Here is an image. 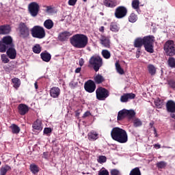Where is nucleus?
Instances as JSON below:
<instances>
[{
	"label": "nucleus",
	"mask_w": 175,
	"mask_h": 175,
	"mask_svg": "<svg viewBox=\"0 0 175 175\" xmlns=\"http://www.w3.org/2000/svg\"><path fill=\"white\" fill-rule=\"evenodd\" d=\"M111 137L113 140L118 143H126L128 142V133L126 131L119 127H114L111 131Z\"/></svg>",
	"instance_id": "f257e3e1"
},
{
	"label": "nucleus",
	"mask_w": 175,
	"mask_h": 175,
	"mask_svg": "<svg viewBox=\"0 0 175 175\" xmlns=\"http://www.w3.org/2000/svg\"><path fill=\"white\" fill-rule=\"evenodd\" d=\"M70 43L71 44H88V37L84 34L77 33L70 38Z\"/></svg>",
	"instance_id": "f03ea898"
},
{
	"label": "nucleus",
	"mask_w": 175,
	"mask_h": 175,
	"mask_svg": "<svg viewBox=\"0 0 175 175\" xmlns=\"http://www.w3.org/2000/svg\"><path fill=\"white\" fill-rule=\"evenodd\" d=\"M31 36L36 38V39H43L46 38V31L44 28L42 26L36 25L33 27L30 30Z\"/></svg>",
	"instance_id": "7ed1b4c3"
},
{
	"label": "nucleus",
	"mask_w": 175,
	"mask_h": 175,
	"mask_svg": "<svg viewBox=\"0 0 175 175\" xmlns=\"http://www.w3.org/2000/svg\"><path fill=\"white\" fill-rule=\"evenodd\" d=\"M19 36L22 39H28L29 38L31 30L26 23L21 22L18 25Z\"/></svg>",
	"instance_id": "20e7f679"
},
{
	"label": "nucleus",
	"mask_w": 175,
	"mask_h": 175,
	"mask_svg": "<svg viewBox=\"0 0 175 175\" xmlns=\"http://www.w3.org/2000/svg\"><path fill=\"white\" fill-rule=\"evenodd\" d=\"M155 42V37L154 36H146L143 38H137L134 41V44H154Z\"/></svg>",
	"instance_id": "39448f33"
},
{
	"label": "nucleus",
	"mask_w": 175,
	"mask_h": 175,
	"mask_svg": "<svg viewBox=\"0 0 175 175\" xmlns=\"http://www.w3.org/2000/svg\"><path fill=\"white\" fill-rule=\"evenodd\" d=\"M89 64L93 66L95 72H98L102 65H103L102 58L99 56H92L89 60Z\"/></svg>",
	"instance_id": "423d86ee"
},
{
	"label": "nucleus",
	"mask_w": 175,
	"mask_h": 175,
	"mask_svg": "<svg viewBox=\"0 0 175 175\" xmlns=\"http://www.w3.org/2000/svg\"><path fill=\"white\" fill-rule=\"evenodd\" d=\"M40 10V6L36 2H31L28 5L29 13L32 17H36L39 14V10Z\"/></svg>",
	"instance_id": "0eeeda50"
},
{
	"label": "nucleus",
	"mask_w": 175,
	"mask_h": 175,
	"mask_svg": "<svg viewBox=\"0 0 175 175\" xmlns=\"http://www.w3.org/2000/svg\"><path fill=\"white\" fill-rule=\"evenodd\" d=\"M126 14H128V10L125 8V6H118L115 10L114 16L116 18H124Z\"/></svg>",
	"instance_id": "6e6552de"
},
{
	"label": "nucleus",
	"mask_w": 175,
	"mask_h": 175,
	"mask_svg": "<svg viewBox=\"0 0 175 175\" xmlns=\"http://www.w3.org/2000/svg\"><path fill=\"white\" fill-rule=\"evenodd\" d=\"M96 95L98 100H105L109 96V91L103 88H98L96 90Z\"/></svg>",
	"instance_id": "1a4fd4ad"
},
{
	"label": "nucleus",
	"mask_w": 175,
	"mask_h": 175,
	"mask_svg": "<svg viewBox=\"0 0 175 175\" xmlns=\"http://www.w3.org/2000/svg\"><path fill=\"white\" fill-rule=\"evenodd\" d=\"M84 88L87 92L91 94L95 91L96 85H95V82L92 80H89L85 83Z\"/></svg>",
	"instance_id": "9d476101"
},
{
	"label": "nucleus",
	"mask_w": 175,
	"mask_h": 175,
	"mask_svg": "<svg viewBox=\"0 0 175 175\" xmlns=\"http://www.w3.org/2000/svg\"><path fill=\"white\" fill-rule=\"evenodd\" d=\"M164 51L167 54V55H169L170 57H172L175 55V47L173 44H165L164 45Z\"/></svg>",
	"instance_id": "9b49d317"
},
{
	"label": "nucleus",
	"mask_w": 175,
	"mask_h": 175,
	"mask_svg": "<svg viewBox=\"0 0 175 175\" xmlns=\"http://www.w3.org/2000/svg\"><path fill=\"white\" fill-rule=\"evenodd\" d=\"M6 54L10 59H16L17 57V51L12 45L10 46L9 49L6 51Z\"/></svg>",
	"instance_id": "f8f14e48"
},
{
	"label": "nucleus",
	"mask_w": 175,
	"mask_h": 175,
	"mask_svg": "<svg viewBox=\"0 0 175 175\" xmlns=\"http://www.w3.org/2000/svg\"><path fill=\"white\" fill-rule=\"evenodd\" d=\"M61 94V89L58 87H53L50 90V95L51 98H57Z\"/></svg>",
	"instance_id": "ddd939ff"
},
{
	"label": "nucleus",
	"mask_w": 175,
	"mask_h": 175,
	"mask_svg": "<svg viewBox=\"0 0 175 175\" xmlns=\"http://www.w3.org/2000/svg\"><path fill=\"white\" fill-rule=\"evenodd\" d=\"M70 36H72V33L68 31H65L59 33L58 36V39L59 40H60V42H66V40H68V39H69Z\"/></svg>",
	"instance_id": "4468645a"
},
{
	"label": "nucleus",
	"mask_w": 175,
	"mask_h": 175,
	"mask_svg": "<svg viewBox=\"0 0 175 175\" xmlns=\"http://www.w3.org/2000/svg\"><path fill=\"white\" fill-rule=\"evenodd\" d=\"M18 112L21 116H25L29 111V108L25 104H20L18 107Z\"/></svg>",
	"instance_id": "2eb2a0df"
},
{
	"label": "nucleus",
	"mask_w": 175,
	"mask_h": 175,
	"mask_svg": "<svg viewBox=\"0 0 175 175\" xmlns=\"http://www.w3.org/2000/svg\"><path fill=\"white\" fill-rule=\"evenodd\" d=\"M166 109L168 113H175V103L174 101L170 100L166 103Z\"/></svg>",
	"instance_id": "dca6fc26"
},
{
	"label": "nucleus",
	"mask_w": 175,
	"mask_h": 175,
	"mask_svg": "<svg viewBox=\"0 0 175 175\" xmlns=\"http://www.w3.org/2000/svg\"><path fill=\"white\" fill-rule=\"evenodd\" d=\"M136 95L133 93L124 94L120 97V101L122 103L128 102L129 99H135Z\"/></svg>",
	"instance_id": "f3484780"
},
{
	"label": "nucleus",
	"mask_w": 175,
	"mask_h": 175,
	"mask_svg": "<svg viewBox=\"0 0 175 175\" xmlns=\"http://www.w3.org/2000/svg\"><path fill=\"white\" fill-rule=\"evenodd\" d=\"M41 59L44 62H50L51 60V54L48 53L47 51H44L40 53Z\"/></svg>",
	"instance_id": "a211bd4d"
},
{
	"label": "nucleus",
	"mask_w": 175,
	"mask_h": 175,
	"mask_svg": "<svg viewBox=\"0 0 175 175\" xmlns=\"http://www.w3.org/2000/svg\"><path fill=\"white\" fill-rule=\"evenodd\" d=\"M10 33V27L6 25L0 26V35H8Z\"/></svg>",
	"instance_id": "6ab92c4d"
},
{
	"label": "nucleus",
	"mask_w": 175,
	"mask_h": 175,
	"mask_svg": "<svg viewBox=\"0 0 175 175\" xmlns=\"http://www.w3.org/2000/svg\"><path fill=\"white\" fill-rule=\"evenodd\" d=\"M33 129H35L36 131H42L43 129V127L42 126V120H37L32 126Z\"/></svg>",
	"instance_id": "aec40b11"
},
{
	"label": "nucleus",
	"mask_w": 175,
	"mask_h": 175,
	"mask_svg": "<svg viewBox=\"0 0 175 175\" xmlns=\"http://www.w3.org/2000/svg\"><path fill=\"white\" fill-rule=\"evenodd\" d=\"M44 27L46 29H51L54 27V22L51 19H47L44 22Z\"/></svg>",
	"instance_id": "412c9836"
},
{
	"label": "nucleus",
	"mask_w": 175,
	"mask_h": 175,
	"mask_svg": "<svg viewBox=\"0 0 175 175\" xmlns=\"http://www.w3.org/2000/svg\"><path fill=\"white\" fill-rule=\"evenodd\" d=\"M104 5L106 8H116L117 2L111 0H104Z\"/></svg>",
	"instance_id": "4be33fe9"
},
{
	"label": "nucleus",
	"mask_w": 175,
	"mask_h": 175,
	"mask_svg": "<svg viewBox=\"0 0 175 175\" xmlns=\"http://www.w3.org/2000/svg\"><path fill=\"white\" fill-rule=\"evenodd\" d=\"M12 83L13 84L14 88H16L17 90L20 88V85H21V81L18 78H14L12 79Z\"/></svg>",
	"instance_id": "5701e85b"
},
{
	"label": "nucleus",
	"mask_w": 175,
	"mask_h": 175,
	"mask_svg": "<svg viewBox=\"0 0 175 175\" xmlns=\"http://www.w3.org/2000/svg\"><path fill=\"white\" fill-rule=\"evenodd\" d=\"M148 72L151 76H154L155 73H157V68L152 64H149L148 65Z\"/></svg>",
	"instance_id": "b1692460"
},
{
	"label": "nucleus",
	"mask_w": 175,
	"mask_h": 175,
	"mask_svg": "<svg viewBox=\"0 0 175 175\" xmlns=\"http://www.w3.org/2000/svg\"><path fill=\"white\" fill-rule=\"evenodd\" d=\"M11 167L9 165H4L0 169V175H6V173L11 170Z\"/></svg>",
	"instance_id": "393cba45"
},
{
	"label": "nucleus",
	"mask_w": 175,
	"mask_h": 175,
	"mask_svg": "<svg viewBox=\"0 0 175 175\" xmlns=\"http://www.w3.org/2000/svg\"><path fill=\"white\" fill-rule=\"evenodd\" d=\"M2 42L5 44H13V38L10 36H7L3 38Z\"/></svg>",
	"instance_id": "a878e982"
},
{
	"label": "nucleus",
	"mask_w": 175,
	"mask_h": 175,
	"mask_svg": "<svg viewBox=\"0 0 175 175\" xmlns=\"http://www.w3.org/2000/svg\"><path fill=\"white\" fill-rule=\"evenodd\" d=\"M94 80L96 84H100V83H103L105 79L100 75H96L94 77Z\"/></svg>",
	"instance_id": "bb28decb"
},
{
	"label": "nucleus",
	"mask_w": 175,
	"mask_h": 175,
	"mask_svg": "<svg viewBox=\"0 0 175 175\" xmlns=\"http://www.w3.org/2000/svg\"><path fill=\"white\" fill-rule=\"evenodd\" d=\"M98 134L95 131H92L88 135L89 140H96V139H98Z\"/></svg>",
	"instance_id": "cd10ccee"
},
{
	"label": "nucleus",
	"mask_w": 175,
	"mask_h": 175,
	"mask_svg": "<svg viewBox=\"0 0 175 175\" xmlns=\"http://www.w3.org/2000/svg\"><path fill=\"white\" fill-rule=\"evenodd\" d=\"M125 117H126V109H122L118 112V121L123 120V118H125Z\"/></svg>",
	"instance_id": "c85d7f7f"
},
{
	"label": "nucleus",
	"mask_w": 175,
	"mask_h": 175,
	"mask_svg": "<svg viewBox=\"0 0 175 175\" xmlns=\"http://www.w3.org/2000/svg\"><path fill=\"white\" fill-rule=\"evenodd\" d=\"M136 116V112L133 109L127 110L126 109V117H128L129 119L133 118Z\"/></svg>",
	"instance_id": "c756f323"
},
{
	"label": "nucleus",
	"mask_w": 175,
	"mask_h": 175,
	"mask_svg": "<svg viewBox=\"0 0 175 175\" xmlns=\"http://www.w3.org/2000/svg\"><path fill=\"white\" fill-rule=\"evenodd\" d=\"M12 133H14L16 135H17L18 133H20V127H18V126L16 125V124H12L10 126Z\"/></svg>",
	"instance_id": "7c9ffc66"
},
{
	"label": "nucleus",
	"mask_w": 175,
	"mask_h": 175,
	"mask_svg": "<svg viewBox=\"0 0 175 175\" xmlns=\"http://www.w3.org/2000/svg\"><path fill=\"white\" fill-rule=\"evenodd\" d=\"M30 170L33 173V174H36L39 173V167L35 164L30 165Z\"/></svg>",
	"instance_id": "2f4dec72"
},
{
	"label": "nucleus",
	"mask_w": 175,
	"mask_h": 175,
	"mask_svg": "<svg viewBox=\"0 0 175 175\" xmlns=\"http://www.w3.org/2000/svg\"><path fill=\"white\" fill-rule=\"evenodd\" d=\"M110 30L112 31V32H118V31H120V27H118L117 23H111L110 25Z\"/></svg>",
	"instance_id": "473e14b6"
},
{
	"label": "nucleus",
	"mask_w": 175,
	"mask_h": 175,
	"mask_svg": "<svg viewBox=\"0 0 175 175\" xmlns=\"http://www.w3.org/2000/svg\"><path fill=\"white\" fill-rule=\"evenodd\" d=\"M33 53L35 54H40L42 51V47L39 44L34 45L32 48Z\"/></svg>",
	"instance_id": "72a5a7b5"
},
{
	"label": "nucleus",
	"mask_w": 175,
	"mask_h": 175,
	"mask_svg": "<svg viewBox=\"0 0 175 175\" xmlns=\"http://www.w3.org/2000/svg\"><path fill=\"white\" fill-rule=\"evenodd\" d=\"M129 23H136L137 21V15L135 13H131L129 16Z\"/></svg>",
	"instance_id": "f704fd0d"
},
{
	"label": "nucleus",
	"mask_w": 175,
	"mask_h": 175,
	"mask_svg": "<svg viewBox=\"0 0 175 175\" xmlns=\"http://www.w3.org/2000/svg\"><path fill=\"white\" fill-rule=\"evenodd\" d=\"M129 175H142L140 169L139 167L133 168L131 172Z\"/></svg>",
	"instance_id": "c9c22d12"
},
{
	"label": "nucleus",
	"mask_w": 175,
	"mask_h": 175,
	"mask_svg": "<svg viewBox=\"0 0 175 175\" xmlns=\"http://www.w3.org/2000/svg\"><path fill=\"white\" fill-rule=\"evenodd\" d=\"M11 45L0 44V53H6Z\"/></svg>",
	"instance_id": "e433bc0d"
},
{
	"label": "nucleus",
	"mask_w": 175,
	"mask_h": 175,
	"mask_svg": "<svg viewBox=\"0 0 175 175\" xmlns=\"http://www.w3.org/2000/svg\"><path fill=\"white\" fill-rule=\"evenodd\" d=\"M154 105L158 109H162V106H163V101L161 100L159 98H157L154 100Z\"/></svg>",
	"instance_id": "4c0bfd02"
},
{
	"label": "nucleus",
	"mask_w": 175,
	"mask_h": 175,
	"mask_svg": "<svg viewBox=\"0 0 175 175\" xmlns=\"http://www.w3.org/2000/svg\"><path fill=\"white\" fill-rule=\"evenodd\" d=\"M144 49L148 53H154V46H152V44H144Z\"/></svg>",
	"instance_id": "58836bf2"
},
{
	"label": "nucleus",
	"mask_w": 175,
	"mask_h": 175,
	"mask_svg": "<svg viewBox=\"0 0 175 175\" xmlns=\"http://www.w3.org/2000/svg\"><path fill=\"white\" fill-rule=\"evenodd\" d=\"M116 70H117L118 73H119V75H124V69H122V68H121V65H120L118 64V62L116 63Z\"/></svg>",
	"instance_id": "ea45409f"
},
{
	"label": "nucleus",
	"mask_w": 175,
	"mask_h": 175,
	"mask_svg": "<svg viewBox=\"0 0 175 175\" xmlns=\"http://www.w3.org/2000/svg\"><path fill=\"white\" fill-rule=\"evenodd\" d=\"M139 5H140V1H139V0H134L132 1V8L135 10H137V9H139Z\"/></svg>",
	"instance_id": "a19ab883"
},
{
	"label": "nucleus",
	"mask_w": 175,
	"mask_h": 175,
	"mask_svg": "<svg viewBox=\"0 0 175 175\" xmlns=\"http://www.w3.org/2000/svg\"><path fill=\"white\" fill-rule=\"evenodd\" d=\"M100 40L102 44H110V40L107 37L102 36Z\"/></svg>",
	"instance_id": "79ce46f5"
},
{
	"label": "nucleus",
	"mask_w": 175,
	"mask_h": 175,
	"mask_svg": "<svg viewBox=\"0 0 175 175\" xmlns=\"http://www.w3.org/2000/svg\"><path fill=\"white\" fill-rule=\"evenodd\" d=\"M102 55L105 58V59H109L111 57L110 52L107 50H103Z\"/></svg>",
	"instance_id": "37998d69"
},
{
	"label": "nucleus",
	"mask_w": 175,
	"mask_h": 175,
	"mask_svg": "<svg viewBox=\"0 0 175 175\" xmlns=\"http://www.w3.org/2000/svg\"><path fill=\"white\" fill-rule=\"evenodd\" d=\"M1 60L3 64H8L9 61H10L5 54H2L1 55Z\"/></svg>",
	"instance_id": "c03bdc74"
},
{
	"label": "nucleus",
	"mask_w": 175,
	"mask_h": 175,
	"mask_svg": "<svg viewBox=\"0 0 175 175\" xmlns=\"http://www.w3.org/2000/svg\"><path fill=\"white\" fill-rule=\"evenodd\" d=\"M168 65L170 68H175V59L173 57H170L168 59Z\"/></svg>",
	"instance_id": "a18cd8bd"
},
{
	"label": "nucleus",
	"mask_w": 175,
	"mask_h": 175,
	"mask_svg": "<svg viewBox=\"0 0 175 175\" xmlns=\"http://www.w3.org/2000/svg\"><path fill=\"white\" fill-rule=\"evenodd\" d=\"M133 125L134 126H135L136 128H137V126H142V121L140 120V119L139 118H136L133 120Z\"/></svg>",
	"instance_id": "49530a36"
},
{
	"label": "nucleus",
	"mask_w": 175,
	"mask_h": 175,
	"mask_svg": "<svg viewBox=\"0 0 175 175\" xmlns=\"http://www.w3.org/2000/svg\"><path fill=\"white\" fill-rule=\"evenodd\" d=\"M107 161V158H106L105 156H99L97 161L98 162V163H105V162H106Z\"/></svg>",
	"instance_id": "de8ad7c7"
},
{
	"label": "nucleus",
	"mask_w": 175,
	"mask_h": 175,
	"mask_svg": "<svg viewBox=\"0 0 175 175\" xmlns=\"http://www.w3.org/2000/svg\"><path fill=\"white\" fill-rule=\"evenodd\" d=\"M98 175H109V171L105 167H103L99 170Z\"/></svg>",
	"instance_id": "09e8293b"
},
{
	"label": "nucleus",
	"mask_w": 175,
	"mask_h": 175,
	"mask_svg": "<svg viewBox=\"0 0 175 175\" xmlns=\"http://www.w3.org/2000/svg\"><path fill=\"white\" fill-rule=\"evenodd\" d=\"M157 165L159 169H164V167H166V162L160 161L157 163Z\"/></svg>",
	"instance_id": "8fccbe9b"
},
{
	"label": "nucleus",
	"mask_w": 175,
	"mask_h": 175,
	"mask_svg": "<svg viewBox=\"0 0 175 175\" xmlns=\"http://www.w3.org/2000/svg\"><path fill=\"white\" fill-rule=\"evenodd\" d=\"M54 12V8H53L51 6H46V13H49V14H51Z\"/></svg>",
	"instance_id": "3c124183"
},
{
	"label": "nucleus",
	"mask_w": 175,
	"mask_h": 175,
	"mask_svg": "<svg viewBox=\"0 0 175 175\" xmlns=\"http://www.w3.org/2000/svg\"><path fill=\"white\" fill-rule=\"evenodd\" d=\"M52 131L51 128H45L44 129V135H49V133H51Z\"/></svg>",
	"instance_id": "603ef678"
},
{
	"label": "nucleus",
	"mask_w": 175,
	"mask_h": 175,
	"mask_svg": "<svg viewBox=\"0 0 175 175\" xmlns=\"http://www.w3.org/2000/svg\"><path fill=\"white\" fill-rule=\"evenodd\" d=\"M77 2V0H69L68 1V5L70 6H75Z\"/></svg>",
	"instance_id": "864d4df0"
},
{
	"label": "nucleus",
	"mask_w": 175,
	"mask_h": 175,
	"mask_svg": "<svg viewBox=\"0 0 175 175\" xmlns=\"http://www.w3.org/2000/svg\"><path fill=\"white\" fill-rule=\"evenodd\" d=\"M111 175H119L120 174V171H118V170H112L111 171Z\"/></svg>",
	"instance_id": "5fc2aeb1"
},
{
	"label": "nucleus",
	"mask_w": 175,
	"mask_h": 175,
	"mask_svg": "<svg viewBox=\"0 0 175 175\" xmlns=\"http://www.w3.org/2000/svg\"><path fill=\"white\" fill-rule=\"evenodd\" d=\"M74 47H75V49H84L85 44H74Z\"/></svg>",
	"instance_id": "6e6d98bb"
},
{
	"label": "nucleus",
	"mask_w": 175,
	"mask_h": 175,
	"mask_svg": "<svg viewBox=\"0 0 175 175\" xmlns=\"http://www.w3.org/2000/svg\"><path fill=\"white\" fill-rule=\"evenodd\" d=\"M169 85L172 87V88H175V82L174 81H170L168 83Z\"/></svg>",
	"instance_id": "4d7b16f0"
},
{
	"label": "nucleus",
	"mask_w": 175,
	"mask_h": 175,
	"mask_svg": "<svg viewBox=\"0 0 175 175\" xmlns=\"http://www.w3.org/2000/svg\"><path fill=\"white\" fill-rule=\"evenodd\" d=\"M90 116H91V112H90V111H86V112L83 114V118H85V117H90Z\"/></svg>",
	"instance_id": "13d9d810"
},
{
	"label": "nucleus",
	"mask_w": 175,
	"mask_h": 175,
	"mask_svg": "<svg viewBox=\"0 0 175 175\" xmlns=\"http://www.w3.org/2000/svg\"><path fill=\"white\" fill-rule=\"evenodd\" d=\"M154 148H156V150H159V148H161V144H156L153 145Z\"/></svg>",
	"instance_id": "bf43d9fd"
},
{
	"label": "nucleus",
	"mask_w": 175,
	"mask_h": 175,
	"mask_svg": "<svg viewBox=\"0 0 175 175\" xmlns=\"http://www.w3.org/2000/svg\"><path fill=\"white\" fill-rule=\"evenodd\" d=\"M165 44H174V41L169 40L165 42Z\"/></svg>",
	"instance_id": "052dcab7"
},
{
	"label": "nucleus",
	"mask_w": 175,
	"mask_h": 175,
	"mask_svg": "<svg viewBox=\"0 0 175 175\" xmlns=\"http://www.w3.org/2000/svg\"><path fill=\"white\" fill-rule=\"evenodd\" d=\"M79 65L80 66H83V65H84V59L83 58L79 59Z\"/></svg>",
	"instance_id": "680f3d73"
},
{
	"label": "nucleus",
	"mask_w": 175,
	"mask_h": 175,
	"mask_svg": "<svg viewBox=\"0 0 175 175\" xmlns=\"http://www.w3.org/2000/svg\"><path fill=\"white\" fill-rule=\"evenodd\" d=\"M99 32H101L102 33H103L105 32V27L101 26V27L99 28Z\"/></svg>",
	"instance_id": "e2e57ef3"
},
{
	"label": "nucleus",
	"mask_w": 175,
	"mask_h": 175,
	"mask_svg": "<svg viewBox=\"0 0 175 175\" xmlns=\"http://www.w3.org/2000/svg\"><path fill=\"white\" fill-rule=\"evenodd\" d=\"M81 71V68H77L75 70V73H80Z\"/></svg>",
	"instance_id": "0e129e2a"
},
{
	"label": "nucleus",
	"mask_w": 175,
	"mask_h": 175,
	"mask_svg": "<svg viewBox=\"0 0 175 175\" xmlns=\"http://www.w3.org/2000/svg\"><path fill=\"white\" fill-rule=\"evenodd\" d=\"M140 53V51H137L136 53V57L139 58V57H140V55L139 54Z\"/></svg>",
	"instance_id": "69168bd1"
},
{
	"label": "nucleus",
	"mask_w": 175,
	"mask_h": 175,
	"mask_svg": "<svg viewBox=\"0 0 175 175\" xmlns=\"http://www.w3.org/2000/svg\"><path fill=\"white\" fill-rule=\"evenodd\" d=\"M34 87H35L36 90H38V82H36L34 83Z\"/></svg>",
	"instance_id": "338daca9"
},
{
	"label": "nucleus",
	"mask_w": 175,
	"mask_h": 175,
	"mask_svg": "<svg viewBox=\"0 0 175 175\" xmlns=\"http://www.w3.org/2000/svg\"><path fill=\"white\" fill-rule=\"evenodd\" d=\"M171 117H172V118H174V120H175V114L174 113L171 114Z\"/></svg>",
	"instance_id": "774afa93"
}]
</instances>
